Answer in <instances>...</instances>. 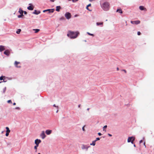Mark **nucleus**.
Segmentation results:
<instances>
[{"mask_svg":"<svg viewBox=\"0 0 154 154\" xmlns=\"http://www.w3.org/2000/svg\"><path fill=\"white\" fill-rule=\"evenodd\" d=\"M98 134L99 135V136H100L102 135V134H101V133L100 132H99L98 133Z\"/></svg>","mask_w":154,"mask_h":154,"instance_id":"39","label":"nucleus"},{"mask_svg":"<svg viewBox=\"0 0 154 154\" xmlns=\"http://www.w3.org/2000/svg\"><path fill=\"white\" fill-rule=\"evenodd\" d=\"M78 0H72V1L73 2H76L77 1H78Z\"/></svg>","mask_w":154,"mask_h":154,"instance_id":"36","label":"nucleus"},{"mask_svg":"<svg viewBox=\"0 0 154 154\" xmlns=\"http://www.w3.org/2000/svg\"><path fill=\"white\" fill-rule=\"evenodd\" d=\"M38 146V145H36L34 147V148L36 150L35 152L37 151V147Z\"/></svg>","mask_w":154,"mask_h":154,"instance_id":"25","label":"nucleus"},{"mask_svg":"<svg viewBox=\"0 0 154 154\" xmlns=\"http://www.w3.org/2000/svg\"><path fill=\"white\" fill-rule=\"evenodd\" d=\"M9 133L6 132V134H5L6 136H7V137L9 135Z\"/></svg>","mask_w":154,"mask_h":154,"instance_id":"32","label":"nucleus"},{"mask_svg":"<svg viewBox=\"0 0 154 154\" xmlns=\"http://www.w3.org/2000/svg\"><path fill=\"white\" fill-rule=\"evenodd\" d=\"M8 103H12V101H11V100H8Z\"/></svg>","mask_w":154,"mask_h":154,"instance_id":"29","label":"nucleus"},{"mask_svg":"<svg viewBox=\"0 0 154 154\" xmlns=\"http://www.w3.org/2000/svg\"><path fill=\"white\" fill-rule=\"evenodd\" d=\"M1 83V82H0V83Z\"/></svg>","mask_w":154,"mask_h":154,"instance_id":"55","label":"nucleus"},{"mask_svg":"<svg viewBox=\"0 0 154 154\" xmlns=\"http://www.w3.org/2000/svg\"><path fill=\"white\" fill-rule=\"evenodd\" d=\"M40 13V11H37L36 10H35L34 12H33V14H38Z\"/></svg>","mask_w":154,"mask_h":154,"instance_id":"15","label":"nucleus"},{"mask_svg":"<svg viewBox=\"0 0 154 154\" xmlns=\"http://www.w3.org/2000/svg\"><path fill=\"white\" fill-rule=\"evenodd\" d=\"M91 4H89L87 6H88V7H90V6H91Z\"/></svg>","mask_w":154,"mask_h":154,"instance_id":"40","label":"nucleus"},{"mask_svg":"<svg viewBox=\"0 0 154 154\" xmlns=\"http://www.w3.org/2000/svg\"><path fill=\"white\" fill-rule=\"evenodd\" d=\"M5 49V46H2V45H1L0 46V51L1 52L4 50Z\"/></svg>","mask_w":154,"mask_h":154,"instance_id":"13","label":"nucleus"},{"mask_svg":"<svg viewBox=\"0 0 154 154\" xmlns=\"http://www.w3.org/2000/svg\"><path fill=\"white\" fill-rule=\"evenodd\" d=\"M21 31V30L20 29H18L16 31L17 33L19 34Z\"/></svg>","mask_w":154,"mask_h":154,"instance_id":"22","label":"nucleus"},{"mask_svg":"<svg viewBox=\"0 0 154 154\" xmlns=\"http://www.w3.org/2000/svg\"><path fill=\"white\" fill-rule=\"evenodd\" d=\"M40 136L42 139H44L45 138L46 135L45 134V132L44 131H42L40 134Z\"/></svg>","mask_w":154,"mask_h":154,"instance_id":"7","label":"nucleus"},{"mask_svg":"<svg viewBox=\"0 0 154 154\" xmlns=\"http://www.w3.org/2000/svg\"><path fill=\"white\" fill-rule=\"evenodd\" d=\"M41 141L40 140L37 139L35 140V143L36 145H39L40 143L41 142Z\"/></svg>","mask_w":154,"mask_h":154,"instance_id":"9","label":"nucleus"},{"mask_svg":"<svg viewBox=\"0 0 154 154\" xmlns=\"http://www.w3.org/2000/svg\"><path fill=\"white\" fill-rule=\"evenodd\" d=\"M79 34V32L77 31L74 32L69 31L68 32L67 35L71 38H75L77 37Z\"/></svg>","mask_w":154,"mask_h":154,"instance_id":"1","label":"nucleus"},{"mask_svg":"<svg viewBox=\"0 0 154 154\" xmlns=\"http://www.w3.org/2000/svg\"><path fill=\"white\" fill-rule=\"evenodd\" d=\"M141 34V33L140 32H137V35H140Z\"/></svg>","mask_w":154,"mask_h":154,"instance_id":"33","label":"nucleus"},{"mask_svg":"<svg viewBox=\"0 0 154 154\" xmlns=\"http://www.w3.org/2000/svg\"><path fill=\"white\" fill-rule=\"evenodd\" d=\"M29 5H30L27 7V9L29 10H33L34 9V6L32 5L31 4H29Z\"/></svg>","mask_w":154,"mask_h":154,"instance_id":"6","label":"nucleus"},{"mask_svg":"<svg viewBox=\"0 0 154 154\" xmlns=\"http://www.w3.org/2000/svg\"><path fill=\"white\" fill-rule=\"evenodd\" d=\"M58 112V109H57V112Z\"/></svg>","mask_w":154,"mask_h":154,"instance_id":"52","label":"nucleus"},{"mask_svg":"<svg viewBox=\"0 0 154 154\" xmlns=\"http://www.w3.org/2000/svg\"><path fill=\"white\" fill-rule=\"evenodd\" d=\"M53 106L55 107H57V108H58V106H56V105L55 104H54L53 105Z\"/></svg>","mask_w":154,"mask_h":154,"instance_id":"38","label":"nucleus"},{"mask_svg":"<svg viewBox=\"0 0 154 154\" xmlns=\"http://www.w3.org/2000/svg\"><path fill=\"white\" fill-rule=\"evenodd\" d=\"M116 12H118L120 14H122L123 13L121 9H118L117 10Z\"/></svg>","mask_w":154,"mask_h":154,"instance_id":"17","label":"nucleus"},{"mask_svg":"<svg viewBox=\"0 0 154 154\" xmlns=\"http://www.w3.org/2000/svg\"><path fill=\"white\" fill-rule=\"evenodd\" d=\"M135 140V137H129L128 139V142H131L132 143H133V142Z\"/></svg>","mask_w":154,"mask_h":154,"instance_id":"3","label":"nucleus"},{"mask_svg":"<svg viewBox=\"0 0 154 154\" xmlns=\"http://www.w3.org/2000/svg\"><path fill=\"white\" fill-rule=\"evenodd\" d=\"M19 63H20V62H18L17 61H16L15 62L14 64L16 67H18V68H20L21 67V66H17L18 64Z\"/></svg>","mask_w":154,"mask_h":154,"instance_id":"14","label":"nucleus"},{"mask_svg":"<svg viewBox=\"0 0 154 154\" xmlns=\"http://www.w3.org/2000/svg\"><path fill=\"white\" fill-rule=\"evenodd\" d=\"M51 1L54 2V0H50Z\"/></svg>","mask_w":154,"mask_h":154,"instance_id":"45","label":"nucleus"},{"mask_svg":"<svg viewBox=\"0 0 154 154\" xmlns=\"http://www.w3.org/2000/svg\"><path fill=\"white\" fill-rule=\"evenodd\" d=\"M107 126L106 125L104 126L103 127V131H106V130H105V129L107 128Z\"/></svg>","mask_w":154,"mask_h":154,"instance_id":"24","label":"nucleus"},{"mask_svg":"<svg viewBox=\"0 0 154 154\" xmlns=\"http://www.w3.org/2000/svg\"><path fill=\"white\" fill-rule=\"evenodd\" d=\"M68 0L69 1H71V0Z\"/></svg>","mask_w":154,"mask_h":154,"instance_id":"54","label":"nucleus"},{"mask_svg":"<svg viewBox=\"0 0 154 154\" xmlns=\"http://www.w3.org/2000/svg\"><path fill=\"white\" fill-rule=\"evenodd\" d=\"M89 108H88V109H87V110H89Z\"/></svg>","mask_w":154,"mask_h":154,"instance_id":"50","label":"nucleus"},{"mask_svg":"<svg viewBox=\"0 0 154 154\" xmlns=\"http://www.w3.org/2000/svg\"><path fill=\"white\" fill-rule=\"evenodd\" d=\"M24 13L25 14H27V12L26 11H25L24 12Z\"/></svg>","mask_w":154,"mask_h":154,"instance_id":"43","label":"nucleus"},{"mask_svg":"<svg viewBox=\"0 0 154 154\" xmlns=\"http://www.w3.org/2000/svg\"><path fill=\"white\" fill-rule=\"evenodd\" d=\"M64 18L63 17H62L60 18V20H64Z\"/></svg>","mask_w":154,"mask_h":154,"instance_id":"31","label":"nucleus"},{"mask_svg":"<svg viewBox=\"0 0 154 154\" xmlns=\"http://www.w3.org/2000/svg\"><path fill=\"white\" fill-rule=\"evenodd\" d=\"M122 71H124V72H125V73H126V71L125 70V69H123L122 70Z\"/></svg>","mask_w":154,"mask_h":154,"instance_id":"35","label":"nucleus"},{"mask_svg":"<svg viewBox=\"0 0 154 154\" xmlns=\"http://www.w3.org/2000/svg\"><path fill=\"white\" fill-rule=\"evenodd\" d=\"M144 145L146 146H145V142L144 143Z\"/></svg>","mask_w":154,"mask_h":154,"instance_id":"49","label":"nucleus"},{"mask_svg":"<svg viewBox=\"0 0 154 154\" xmlns=\"http://www.w3.org/2000/svg\"><path fill=\"white\" fill-rule=\"evenodd\" d=\"M4 77V76H2L1 77H0V80H3V78Z\"/></svg>","mask_w":154,"mask_h":154,"instance_id":"27","label":"nucleus"},{"mask_svg":"<svg viewBox=\"0 0 154 154\" xmlns=\"http://www.w3.org/2000/svg\"><path fill=\"white\" fill-rule=\"evenodd\" d=\"M38 154H40V153H38Z\"/></svg>","mask_w":154,"mask_h":154,"instance_id":"53","label":"nucleus"},{"mask_svg":"<svg viewBox=\"0 0 154 154\" xmlns=\"http://www.w3.org/2000/svg\"><path fill=\"white\" fill-rule=\"evenodd\" d=\"M16 109H20V108L19 107H17L16 108Z\"/></svg>","mask_w":154,"mask_h":154,"instance_id":"44","label":"nucleus"},{"mask_svg":"<svg viewBox=\"0 0 154 154\" xmlns=\"http://www.w3.org/2000/svg\"><path fill=\"white\" fill-rule=\"evenodd\" d=\"M19 12L20 13V14H23L24 11L21 9H20L19 10Z\"/></svg>","mask_w":154,"mask_h":154,"instance_id":"19","label":"nucleus"},{"mask_svg":"<svg viewBox=\"0 0 154 154\" xmlns=\"http://www.w3.org/2000/svg\"><path fill=\"white\" fill-rule=\"evenodd\" d=\"M65 16L67 19H70L71 16V14L69 12H67L65 14Z\"/></svg>","mask_w":154,"mask_h":154,"instance_id":"4","label":"nucleus"},{"mask_svg":"<svg viewBox=\"0 0 154 154\" xmlns=\"http://www.w3.org/2000/svg\"><path fill=\"white\" fill-rule=\"evenodd\" d=\"M61 9V7L60 6H57L56 7V11H59L60 9Z\"/></svg>","mask_w":154,"mask_h":154,"instance_id":"16","label":"nucleus"},{"mask_svg":"<svg viewBox=\"0 0 154 154\" xmlns=\"http://www.w3.org/2000/svg\"><path fill=\"white\" fill-rule=\"evenodd\" d=\"M4 54L8 56L10 54V52L9 50H7L4 51Z\"/></svg>","mask_w":154,"mask_h":154,"instance_id":"10","label":"nucleus"},{"mask_svg":"<svg viewBox=\"0 0 154 154\" xmlns=\"http://www.w3.org/2000/svg\"><path fill=\"white\" fill-rule=\"evenodd\" d=\"M80 105H79L78 106L79 107H80Z\"/></svg>","mask_w":154,"mask_h":154,"instance_id":"48","label":"nucleus"},{"mask_svg":"<svg viewBox=\"0 0 154 154\" xmlns=\"http://www.w3.org/2000/svg\"><path fill=\"white\" fill-rule=\"evenodd\" d=\"M143 142V140H140V143H142V142Z\"/></svg>","mask_w":154,"mask_h":154,"instance_id":"41","label":"nucleus"},{"mask_svg":"<svg viewBox=\"0 0 154 154\" xmlns=\"http://www.w3.org/2000/svg\"><path fill=\"white\" fill-rule=\"evenodd\" d=\"M85 126H84L82 128V129L83 131H85V129L84 128Z\"/></svg>","mask_w":154,"mask_h":154,"instance_id":"34","label":"nucleus"},{"mask_svg":"<svg viewBox=\"0 0 154 154\" xmlns=\"http://www.w3.org/2000/svg\"><path fill=\"white\" fill-rule=\"evenodd\" d=\"M23 16V14H21L20 15H18V18H20V17H22Z\"/></svg>","mask_w":154,"mask_h":154,"instance_id":"26","label":"nucleus"},{"mask_svg":"<svg viewBox=\"0 0 154 154\" xmlns=\"http://www.w3.org/2000/svg\"><path fill=\"white\" fill-rule=\"evenodd\" d=\"M108 135L109 136H110V137H111V136H112V135L111 134H108Z\"/></svg>","mask_w":154,"mask_h":154,"instance_id":"42","label":"nucleus"},{"mask_svg":"<svg viewBox=\"0 0 154 154\" xmlns=\"http://www.w3.org/2000/svg\"><path fill=\"white\" fill-rule=\"evenodd\" d=\"M54 9H48L47 10H45L43 11V12H45L46 11H48L49 13H53L54 11Z\"/></svg>","mask_w":154,"mask_h":154,"instance_id":"5","label":"nucleus"},{"mask_svg":"<svg viewBox=\"0 0 154 154\" xmlns=\"http://www.w3.org/2000/svg\"><path fill=\"white\" fill-rule=\"evenodd\" d=\"M139 9L141 10H145V11H146V8H145L143 6H140L139 7Z\"/></svg>","mask_w":154,"mask_h":154,"instance_id":"12","label":"nucleus"},{"mask_svg":"<svg viewBox=\"0 0 154 154\" xmlns=\"http://www.w3.org/2000/svg\"><path fill=\"white\" fill-rule=\"evenodd\" d=\"M102 8L104 11H107L109 8V3L108 2H104L102 6Z\"/></svg>","mask_w":154,"mask_h":154,"instance_id":"2","label":"nucleus"},{"mask_svg":"<svg viewBox=\"0 0 154 154\" xmlns=\"http://www.w3.org/2000/svg\"><path fill=\"white\" fill-rule=\"evenodd\" d=\"M96 141V140H94L93 141L92 143L90 144L91 145H93V146H95V142Z\"/></svg>","mask_w":154,"mask_h":154,"instance_id":"20","label":"nucleus"},{"mask_svg":"<svg viewBox=\"0 0 154 154\" xmlns=\"http://www.w3.org/2000/svg\"><path fill=\"white\" fill-rule=\"evenodd\" d=\"M131 23L133 24H137L140 23V20L131 21Z\"/></svg>","mask_w":154,"mask_h":154,"instance_id":"8","label":"nucleus"},{"mask_svg":"<svg viewBox=\"0 0 154 154\" xmlns=\"http://www.w3.org/2000/svg\"><path fill=\"white\" fill-rule=\"evenodd\" d=\"M6 132L9 133L10 132V130H9V128L8 127H6Z\"/></svg>","mask_w":154,"mask_h":154,"instance_id":"18","label":"nucleus"},{"mask_svg":"<svg viewBox=\"0 0 154 154\" xmlns=\"http://www.w3.org/2000/svg\"><path fill=\"white\" fill-rule=\"evenodd\" d=\"M33 30L35 31V33H37L40 31V29H34Z\"/></svg>","mask_w":154,"mask_h":154,"instance_id":"21","label":"nucleus"},{"mask_svg":"<svg viewBox=\"0 0 154 154\" xmlns=\"http://www.w3.org/2000/svg\"><path fill=\"white\" fill-rule=\"evenodd\" d=\"M100 138L99 137H97L96 138V140H96V141L97 140H100Z\"/></svg>","mask_w":154,"mask_h":154,"instance_id":"30","label":"nucleus"},{"mask_svg":"<svg viewBox=\"0 0 154 154\" xmlns=\"http://www.w3.org/2000/svg\"><path fill=\"white\" fill-rule=\"evenodd\" d=\"M52 131L51 130H47L46 131L45 133L47 135H49L52 133Z\"/></svg>","mask_w":154,"mask_h":154,"instance_id":"11","label":"nucleus"},{"mask_svg":"<svg viewBox=\"0 0 154 154\" xmlns=\"http://www.w3.org/2000/svg\"><path fill=\"white\" fill-rule=\"evenodd\" d=\"M117 70H119V68L118 67H117Z\"/></svg>","mask_w":154,"mask_h":154,"instance_id":"47","label":"nucleus"},{"mask_svg":"<svg viewBox=\"0 0 154 154\" xmlns=\"http://www.w3.org/2000/svg\"><path fill=\"white\" fill-rule=\"evenodd\" d=\"M134 147H135V146H136L135 144H134Z\"/></svg>","mask_w":154,"mask_h":154,"instance_id":"51","label":"nucleus"},{"mask_svg":"<svg viewBox=\"0 0 154 154\" xmlns=\"http://www.w3.org/2000/svg\"><path fill=\"white\" fill-rule=\"evenodd\" d=\"M16 103H13V105H16Z\"/></svg>","mask_w":154,"mask_h":154,"instance_id":"46","label":"nucleus"},{"mask_svg":"<svg viewBox=\"0 0 154 154\" xmlns=\"http://www.w3.org/2000/svg\"><path fill=\"white\" fill-rule=\"evenodd\" d=\"M88 33L90 35H94L93 34H91V33H89V32H88Z\"/></svg>","mask_w":154,"mask_h":154,"instance_id":"37","label":"nucleus"},{"mask_svg":"<svg viewBox=\"0 0 154 154\" xmlns=\"http://www.w3.org/2000/svg\"><path fill=\"white\" fill-rule=\"evenodd\" d=\"M103 22H101V23L97 22V26H99V25H103Z\"/></svg>","mask_w":154,"mask_h":154,"instance_id":"23","label":"nucleus"},{"mask_svg":"<svg viewBox=\"0 0 154 154\" xmlns=\"http://www.w3.org/2000/svg\"><path fill=\"white\" fill-rule=\"evenodd\" d=\"M88 7H88V6H87V7H86V8L89 11H91V10H90V9L88 8Z\"/></svg>","mask_w":154,"mask_h":154,"instance_id":"28","label":"nucleus"}]
</instances>
